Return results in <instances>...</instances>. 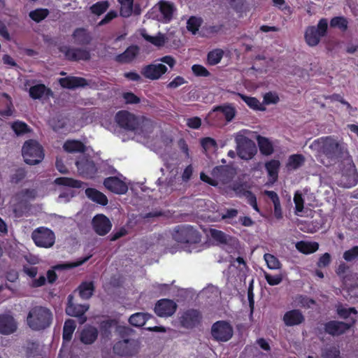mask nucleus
I'll return each instance as SVG.
<instances>
[{"instance_id":"f257e3e1","label":"nucleus","mask_w":358,"mask_h":358,"mask_svg":"<svg viewBox=\"0 0 358 358\" xmlns=\"http://www.w3.org/2000/svg\"><path fill=\"white\" fill-rule=\"evenodd\" d=\"M117 125L127 131L138 133H151L153 129V122L148 118H141L127 110H120L115 116Z\"/></svg>"},{"instance_id":"f03ea898","label":"nucleus","mask_w":358,"mask_h":358,"mask_svg":"<svg viewBox=\"0 0 358 358\" xmlns=\"http://www.w3.org/2000/svg\"><path fill=\"white\" fill-rule=\"evenodd\" d=\"M52 320V311L41 306H36L31 308L27 317L28 326L34 331H41L50 327Z\"/></svg>"},{"instance_id":"7ed1b4c3","label":"nucleus","mask_w":358,"mask_h":358,"mask_svg":"<svg viewBox=\"0 0 358 358\" xmlns=\"http://www.w3.org/2000/svg\"><path fill=\"white\" fill-rule=\"evenodd\" d=\"M201 234L189 224L177 225L172 233L174 241L182 244H197L201 241Z\"/></svg>"},{"instance_id":"20e7f679","label":"nucleus","mask_w":358,"mask_h":358,"mask_svg":"<svg viewBox=\"0 0 358 358\" xmlns=\"http://www.w3.org/2000/svg\"><path fill=\"white\" fill-rule=\"evenodd\" d=\"M234 138L238 156L245 160L252 159L257 152L255 142L245 135L244 130L237 132Z\"/></svg>"},{"instance_id":"39448f33","label":"nucleus","mask_w":358,"mask_h":358,"mask_svg":"<svg viewBox=\"0 0 358 358\" xmlns=\"http://www.w3.org/2000/svg\"><path fill=\"white\" fill-rule=\"evenodd\" d=\"M22 156L26 164L35 165L44 158L43 147L35 140L29 139L24 142L22 149Z\"/></svg>"},{"instance_id":"423d86ee","label":"nucleus","mask_w":358,"mask_h":358,"mask_svg":"<svg viewBox=\"0 0 358 358\" xmlns=\"http://www.w3.org/2000/svg\"><path fill=\"white\" fill-rule=\"evenodd\" d=\"M328 30V21L326 18L319 20L317 26H309L306 28L304 38L306 43L311 47L319 44L322 37L327 35Z\"/></svg>"},{"instance_id":"0eeeda50","label":"nucleus","mask_w":358,"mask_h":358,"mask_svg":"<svg viewBox=\"0 0 358 358\" xmlns=\"http://www.w3.org/2000/svg\"><path fill=\"white\" fill-rule=\"evenodd\" d=\"M31 238L35 245L40 248H50L55 243V233L44 227L36 228L31 233Z\"/></svg>"},{"instance_id":"6e6552de","label":"nucleus","mask_w":358,"mask_h":358,"mask_svg":"<svg viewBox=\"0 0 358 358\" xmlns=\"http://www.w3.org/2000/svg\"><path fill=\"white\" fill-rule=\"evenodd\" d=\"M65 59L71 62L89 61L91 59L90 51L87 48H73L69 45H63L58 48Z\"/></svg>"},{"instance_id":"1a4fd4ad","label":"nucleus","mask_w":358,"mask_h":358,"mask_svg":"<svg viewBox=\"0 0 358 358\" xmlns=\"http://www.w3.org/2000/svg\"><path fill=\"white\" fill-rule=\"evenodd\" d=\"M233 334V327L227 321L219 320L212 325L211 335L213 338L217 342L229 341L232 338Z\"/></svg>"},{"instance_id":"9d476101","label":"nucleus","mask_w":358,"mask_h":358,"mask_svg":"<svg viewBox=\"0 0 358 358\" xmlns=\"http://www.w3.org/2000/svg\"><path fill=\"white\" fill-rule=\"evenodd\" d=\"M89 308V304H79L75 303L73 294L68 296L65 308L66 314L71 317H78L80 324H83L87 321L85 313Z\"/></svg>"},{"instance_id":"9b49d317","label":"nucleus","mask_w":358,"mask_h":358,"mask_svg":"<svg viewBox=\"0 0 358 358\" xmlns=\"http://www.w3.org/2000/svg\"><path fill=\"white\" fill-rule=\"evenodd\" d=\"M138 342L132 338H124L115 343L113 345V352L121 357L133 356L138 352Z\"/></svg>"},{"instance_id":"f8f14e48","label":"nucleus","mask_w":358,"mask_h":358,"mask_svg":"<svg viewBox=\"0 0 358 358\" xmlns=\"http://www.w3.org/2000/svg\"><path fill=\"white\" fill-rule=\"evenodd\" d=\"M202 315L198 310L190 308L183 311L178 317L182 327L192 329L199 325L201 321Z\"/></svg>"},{"instance_id":"ddd939ff","label":"nucleus","mask_w":358,"mask_h":358,"mask_svg":"<svg viewBox=\"0 0 358 358\" xmlns=\"http://www.w3.org/2000/svg\"><path fill=\"white\" fill-rule=\"evenodd\" d=\"M321 152L329 159H336L342 154V148L338 142L331 136L326 137L321 146Z\"/></svg>"},{"instance_id":"4468645a","label":"nucleus","mask_w":358,"mask_h":358,"mask_svg":"<svg viewBox=\"0 0 358 358\" xmlns=\"http://www.w3.org/2000/svg\"><path fill=\"white\" fill-rule=\"evenodd\" d=\"M247 187V185L244 182H234L231 189L237 196L240 198L245 197L247 199L248 203L250 205L255 211L259 213V208L257 205V197L255 194L250 190H248Z\"/></svg>"},{"instance_id":"2eb2a0df","label":"nucleus","mask_w":358,"mask_h":358,"mask_svg":"<svg viewBox=\"0 0 358 358\" xmlns=\"http://www.w3.org/2000/svg\"><path fill=\"white\" fill-rule=\"evenodd\" d=\"M91 257H92V255H88L85 257L78 259L76 262H66L64 264H57L56 266H55L53 267V269H49L47 271V278H46L47 281L50 284H53L54 282H56L58 277H57V275L55 270L71 269V268H73L80 266L83 265V264H85V262H87L91 258Z\"/></svg>"},{"instance_id":"dca6fc26","label":"nucleus","mask_w":358,"mask_h":358,"mask_svg":"<svg viewBox=\"0 0 358 358\" xmlns=\"http://www.w3.org/2000/svg\"><path fill=\"white\" fill-rule=\"evenodd\" d=\"M167 70V67L163 64H150L144 66L141 73L147 79L156 80L165 74Z\"/></svg>"},{"instance_id":"f3484780","label":"nucleus","mask_w":358,"mask_h":358,"mask_svg":"<svg viewBox=\"0 0 358 358\" xmlns=\"http://www.w3.org/2000/svg\"><path fill=\"white\" fill-rule=\"evenodd\" d=\"M94 231L99 236L106 235L112 228V223L108 217L103 214L95 215L92 220Z\"/></svg>"},{"instance_id":"a211bd4d","label":"nucleus","mask_w":358,"mask_h":358,"mask_svg":"<svg viewBox=\"0 0 358 358\" xmlns=\"http://www.w3.org/2000/svg\"><path fill=\"white\" fill-rule=\"evenodd\" d=\"M177 307V304L173 300L162 299L155 304V312L159 317H170L175 313Z\"/></svg>"},{"instance_id":"6ab92c4d","label":"nucleus","mask_w":358,"mask_h":358,"mask_svg":"<svg viewBox=\"0 0 358 358\" xmlns=\"http://www.w3.org/2000/svg\"><path fill=\"white\" fill-rule=\"evenodd\" d=\"M352 326V324L338 320H330L324 324V331L332 336H339L344 334Z\"/></svg>"},{"instance_id":"aec40b11","label":"nucleus","mask_w":358,"mask_h":358,"mask_svg":"<svg viewBox=\"0 0 358 358\" xmlns=\"http://www.w3.org/2000/svg\"><path fill=\"white\" fill-rule=\"evenodd\" d=\"M103 184L108 190L117 194H124L128 191L127 184L117 176L105 178Z\"/></svg>"},{"instance_id":"412c9836","label":"nucleus","mask_w":358,"mask_h":358,"mask_svg":"<svg viewBox=\"0 0 358 358\" xmlns=\"http://www.w3.org/2000/svg\"><path fill=\"white\" fill-rule=\"evenodd\" d=\"M76 165L80 173L84 177L93 178L97 171L94 162L85 157L77 160Z\"/></svg>"},{"instance_id":"4be33fe9","label":"nucleus","mask_w":358,"mask_h":358,"mask_svg":"<svg viewBox=\"0 0 358 358\" xmlns=\"http://www.w3.org/2000/svg\"><path fill=\"white\" fill-rule=\"evenodd\" d=\"M217 113H221L224 115L225 120L227 122H230L234 119L236 115V110L235 107L230 103H224L222 105L217 106H215L209 113V117H215V116L217 115Z\"/></svg>"},{"instance_id":"5701e85b","label":"nucleus","mask_w":358,"mask_h":358,"mask_svg":"<svg viewBox=\"0 0 358 358\" xmlns=\"http://www.w3.org/2000/svg\"><path fill=\"white\" fill-rule=\"evenodd\" d=\"M22 271L31 279L29 283L31 287L37 288L45 285L47 280L45 275H41L38 278H36L38 271V267L24 265Z\"/></svg>"},{"instance_id":"b1692460","label":"nucleus","mask_w":358,"mask_h":358,"mask_svg":"<svg viewBox=\"0 0 358 358\" xmlns=\"http://www.w3.org/2000/svg\"><path fill=\"white\" fill-rule=\"evenodd\" d=\"M282 321L287 327L297 326L305 321V317L300 310L293 309L284 314Z\"/></svg>"},{"instance_id":"393cba45","label":"nucleus","mask_w":358,"mask_h":358,"mask_svg":"<svg viewBox=\"0 0 358 358\" xmlns=\"http://www.w3.org/2000/svg\"><path fill=\"white\" fill-rule=\"evenodd\" d=\"M17 329V324L13 317L9 314L0 315V334L9 335Z\"/></svg>"},{"instance_id":"a878e982","label":"nucleus","mask_w":358,"mask_h":358,"mask_svg":"<svg viewBox=\"0 0 358 358\" xmlns=\"http://www.w3.org/2000/svg\"><path fill=\"white\" fill-rule=\"evenodd\" d=\"M140 48L136 45L129 46L122 53L115 56V60L120 64L131 63L139 54Z\"/></svg>"},{"instance_id":"bb28decb","label":"nucleus","mask_w":358,"mask_h":358,"mask_svg":"<svg viewBox=\"0 0 358 358\" xmlns=\"http://www.w3.org/2000/svg\"><path fill=\"white\" fill-rule=\"evenodd\" d=\"M59 84L63 88L66 89H76L77 87H84L88 85L87 80L81 77L76 76H69L66 78H60Z\"/></svg>"},{"instance_id":"cd10ccee","label":"nucleus","mask_w":358,"mask_h":358,"mask_svg":"<svg viewBox=\"0 0 358 358\" xmlns=\"http://www.w3.org/2000/svg\"><path fill=\"white\" fill-rule=\"evenodd\" d=\"M72 38L78 45H88L92 41L91 33L83 27L76 28L72 34Z\"/></svg>"},{"instance_id":"c85d7f7f","label":"nucleus","mask_w":358,"mask_h":358,"mask_svg":"<svg viewBox=\"0 0 358 358\" xmlns=\"http://www.w3.org/2000/svg\"><path fill=\"white\" fill-rule=\"evenodd\" d=\"M158 6L159 12L162 15L163 22L165 23L170 22L176 10L174 4L168 1L161 0L158 3Z\"/></svg>"},{"instance_id":"c756f323","label":"nucleus","mask_w":358,"mask_h":358,"mask_svg":"<svg viewBox=\"0 0 358 358\" xmlns=\"http://www.w3.org/2000/svg\"><path fill=\"white\" fill-rule=\"evenodd\" d=\"M29 93L33 99H40L43 96L49 97L53 94L51 89L47 87L44 84H37L31 86L29 88Z\"/></svg>"},{"instance_id":"7c9ffc66","label":"nucleus","mask_w":358,"mask_h":358,"mask_svg":"<svg viewBox=\"0 0 358 358\" xmlns=\"http://www.w3.org/2000/svg\"><path fill=\"white\" fill-rule=\"evenodd\" d=\"M99 331L93 326L85 327L80 333V341L85 345H90L97 339Z\"/></svg>"},{"instance_id":"2f4dec72","label":"nucleus","mask_w":358,"mask_h":358,"mask_svg":"<svg viewBox=\"0 0 358 358\" xmlns=\"http://www.w3.org/2000/svg\"><path fill=\"white\" fill-rule=\"evenodd\" d=\"M85 195L93 202L101 206H106L108 203L107 196L95 188L88 187L85 191Z\"/></svg>"},{"instance_id":"473e14b6","label":"nucleus","mask_w":358,"mask_h":358,"mask_svg":"<svg viewBox=\"0 0 358 358\" xmlns=\"http://www.w3.org/2000/svg\"><path fill=\"white\" fill-rule=\"evenodd\" d=\"M63 149L68 153H84L86 151V146L80 141L67 140L63 145Z\"/></svg>"},{"instance_id":"72a5a7b5","label":"nucleus","mask_w":358,"mask_h":358,"mask_svg":"<svg viewBox=\"0 0 358 358\" xmlns=\"http://www.w3.org/2000/svg\"><path fill=\"white\" fill-rule=\"evenodd\" d=\"M213 176L216 180L222 183H227L231 178V169L227 166H218L215 167L212 171Z\"/></svg>"},{"instance_id":"f704fd0d","label":"nucleus","mask_w":358,"mask_h":358,"mask_svg":"<svg viewBox=\"0 0 358 358\" xmlns=\"http://www.w3.org/2000/svg\"><path fill=\"white\" fill-rule=\"evenodd\" d=\"M295 247L299 252L304 255H310L319 249V244L315 241H300L296 243Z\"/></svg>"},{"instance_id":"c9c22d12","label":"nucleus","mask_w":358,"mask_h":358,"mask_svg":"<svg viewBox=\"0 0 358 358\" xmlns=\"http://www.w3.org/2000/svg\"><path fill=\"white\" fill-rule=\"evenodd\" d=\"M265 194L271 200L274 207V216L277 220L282 218V210L278 194L271 190L265 191Z\"/></svg>"},{"instance_id":"e433bc0d","label":"nucleus","mask_w":358,"mask_h":358,"mask_svg":"<svg viewBox=\"0 0 358 358\" xmlns=\"http://www.w3.org/2000/svg\"><path fill=\"white\" fill-rule=\"evenodd\" d=\"M95 287L92 281L82 282L78 287L79 296L81 299L87 300L91 298L94 292Z\"/></svg>"},{"instance_id":"4c0bfd02","label":"nucleus","mask_w":358,"mask_h":358,"mask_svg":"<svg viewBox=\"0 0 358 358\" xmlns=\"http://www.w3.org/2000/svg\"><path fill=\"white\" fill-rule=\"evenodd\" d=\"M257 141L259 148L260 152L265 156H268L273 154L274 148L271 141L266 137L258 136Z\"/></svg>"},{"instance_id":"58836bf2","label":"nucleus","mask_w":358,"mask_h":358,"mask_svg":"<svg viewBox=\"0 0 358 358\" xmlns=\"http://www.w3.org/2000/svg\"><path fill=\"white\" fill-rule=\"evenodd\" d=\"M152 317L151 315L146 313H136L129 317V322L134 327H141L145 325V322Z\"/></svg>"},{"instance_id":"ea45409f","label":"nucleus","mask_w":358,"mask_h":358,"mask_svg":"<svg viewBox=\"0 0 358 358\" xmlns=\"http://www.w3.org/2000/svg\"><path fill=\"white\" fill-rule=\"evenodd\" d=\"M237 95L247 104V106L254 110L264 111L266 108L259 102V101L253 96H249L241 93H237Z\"/></svg>"},{"instance_id":"a19ab883","label":"nucleus","mask_w":358,"mask_h":358,"mask_svg":"<svg viewBox=\"0 0 358 358\" xmlns=\"http://www.w3.org/2000/svg\"><path fill=\"white\" fill-rule=\"evenodd\" d=\"M141 36L146 41L158 48L163 47L167 40L165 34L161 32H158L157 36H152L143 31L141 33Z\"/></svg>"},{"instance_id":"79ce46f5","label":"nucleus","mask_w":358,"mask_h":358,"mask_svg":"<svg viewBox=\"0 0 358 358\" xmlns=\"http://www.w3.org/2000/svg\"><path fill=\"white\" fill-rule=\"evenodd\" d=\"M116 324L115 320L108 319L101 322L99 329L103 338L109 339L111 336V329Z\"/></svg>"},{"instance_id":"37998d69","label":"nucleus","mask_w":358,"mask_h":358,"mask_svg":"<svg viewBox=\"0 0 358 358\" xmlns=\"http://www.w3.org/2000/svg\"><path fill=\"white\" fill-rule=\"evenodd\" d=\"M76 327V324L74 320L68 319L65 321L62 333V338L64 341H70L71 340Z\"/></svg>"},{"instance_id":"c03bdc74","label":"nucleus","mask_w":358,"mask_h":358,"mask_svg":"<svg viewBox=\"0 0 358 358\" xmlns=\"http://www.w3.org/2000/svg\"><path fill=\"white\" fill-rule=\"evenodd\" d=\"M280 166V162L275 159H271L265 164V168L268 175L273 181H275L278 178Z\"/></svg>"},{"instance_id":"a18cd8bd","label":"nucleus","mask_w":358,"mask_h":358,"mask_svg":"<svg viewBox=\"0 0 358 358\" xmlns=\"http://www.w3.org/2000/svg\"><path fill=\"white\" fill-rule=\"evenodd\" d=\"M55 183L57 185L66 186L73 188L82 187L83 182L72 178L59 177L55 180Z\"/></svg>"},{"instance_id":"49530a36","label":"nucleus","mask_w":358,"mask_h":358,"mask_svg":"<svg viewBox=\"0 0 358 358\" xmlns=\"http://www.w3.org/2000/svg\"><path fill=\"white\" fill-rule=\"evenodd\" d=\"M224 55V51L222 49L217 48L210 51L207 55V63L209 65L214 66L220 62Z\"/></svg>"},{"instance_id":"de8ad7c7","label":"nucleus","mask_w":358,"mask_h":358,"mask_svg":"<svg viewBox=\"0 0 358 358\" xmlns=\"http://www.w3.org/2000/svg\"><path fill=\"white\" fill-rule=\"evenodd\" d=\"M134 0H117L121 4L120 15L123 17H129L132 15Z\"/></svg>"},{"instance_id":"09e8293b","label":"nucleus","mask_w":358,"mask_h":358,"mask_svg":"<svg viewBox=\"0 0 358 358\" xmlns=\"http://www.w3.org/2000/svg\"><path fill=\"white\" fill-rule=\"evenodd\" d=\"M203 23V20L200 17L191 16L187 21V29L192 34H197L200 27Z\"/></svg>"},{"instance_id":"8fccbe9b","label":"nucleus","mask_w":358,"mask_h":358,"mask_svg":"<svg viewBox=\"0 0 358 358\" xmlns=\"http://www.w3.org/2000/svg\"><path fill=\"white\" fill-rule=\"evenodd\" d=\"M305 162V157L301 154H294L289 157L287 167L292 169H297Z\"/></svg>"},{"instance_id":"3c124183","label":"nucleus","mask_w":358,"mask_h":358,"mask_svg":"<svg viewBox=\"0 0 358 358\" xmlns=\"http://www.w3.org/2000/svg\"><path fill=\"white\" fill-rule=\"evenodd\" d=\"M330 27L331 28H338L341 31H345L348 28V21L343 16L334 17L330 20Z\"/></svg>"},{"instance_id":"603ef678","label":"nucleus","mask_w":358,"mask_h":358,"mask_svg":"<svg viewBox=\"0 0 358 358\" xmlns=\"http://www.w3.org/2000/svg\"><path fill=\"white\" fill-rule=\"evenodd\" d=\"M108 7L109 3L108 1H101L91 6L90 10L92 13L96 15H101L108 10Z\"/></svg>"},{"instance_id":"864d4df0","label":"nucleus","mask_w":358,"mask_h":358,"mask_svg":"<svg viewBox=\"0 0 358 358\" xmlns=\"http://www.w3.org/2000/svg\"><path fill=\"white\" fill-rule=\"evenodd\" d=\"M49 10L47 8H37L31 11L29 14L30 18L36 22H40L49 15Z\"/></svg>"},{"instance_id":"5fc2aeb1","label":"nucleus","mask_w":358,"mask_h":358,"mask_svg":"<svg viewBox=\"0 0 358 358\" xmlns=\"http://www.w3.org/2000/svg\"><path fill=\"white\" fill-rule=\"evenodd\" d=\"M322 358H341V351L338 347L330 346L322 350Z\"/></svg>"},{"instance_id":"6e6d98bb","label":"nucleus","mask_w":358,"mask_h":358,"mask_svg":"<svg viewBox=\"0 0 358 358\" xmlns=\"http://www.w3.org/2000/svg\"><path fill=\"white\" fill-rule=\"evenodd\" d=\"M27 174L25 169L18 168L10 176V182L12 184H18L26 178Z\"/></svg>"},{"instance_id":"4d7b16f0","label":"nucleus","mask_w":358,"mask_h":358,"mask_svg":"<svg viewBox=\"0 0 358 358\" xmlns=\"http://www.w3.org/2000/svg\"><path fill=\"white\" fill-rule=\"evenodd\" d=\"M264 259L266 263V265L268 268L275 270L278 269L281 266V264L279 259L275 257L273 255L266 253L264 255Z\"/></svg>"},{"instance_id":"13d9d810","label":"nucleus","mask_w":358,"mask_h":358,"mask_svg":"<svg viewBox=\"0 0 358 358\" xmlns=\"http://www.w3.org/2000/svg\"><path fill=\"white\" fill-rule=\"evenodd\" d=\"M336 312L338 316L342 319H348L351 314L357 315V310L355 307L345 308L342 305H338L336 308Z\"/></svg>"},{"instance_id":"bf43d9fd","label":"nucleus","mask_w":358,"mask_h":358,"mask_svg":"<svg viewBox=\"0 0 358 358\" xmlns=\"http://www.w3.org/2000/svg\"><path fill=\"white\" fill-rule=\"evenodd\" d=\"M11 128L17 136L23 135L29 131V126L20 121H15L12 124Z\"/></svg>"},{"instance_id":"052dcab7","label":"nucleus","mask_w":358,"mask_h":358,"mask_svg":"<svg viewBox=\"0 0 358 358\" xmlns=\"http://www.w3.org/2000/svg\"><path fill=\"white\" fill-rule=\"evenodd\" d=\"M294 202L295 204V213L298 215L299 213H301L304 208V199L300 191H296L294 193Z\"/></svg>"},{"instance_id":"680f3d73","label":"nucleus","mask_w":358,"mask_h":358,"mask_svg":"<svg viewBox=\"0 0 358 358\" xmlns=\"http://www.w3.org/2000/svg\"><path fill=\"white\" fill-rule=\"evenodd\" d=\"M191 69L193 74L196 77H208L210 76L209 71L201 64H194Z\"/></svg>"},{"instance_id":"e2e57ef3","label":"nucleus","mask_w":358,"mask_h":358,"mask_svg":"<svg viewBox=\"0 0 358 358\" xmlns=\"http://www.w3.org/2000/svg\"><path fill=\"white\" fill-rule=\"evenodd\" d=\"M343 257L347 262H352L358 259V245L353 246L350 249L345 251Z\"/></svg>"},{"instance_id":"0e129e2a","label":"nucleus","mask_w":358,"mask_h":358,"mask_svg":"<svg viewBox=\"0 0 358 358\" xmlns=\"http://www.w3.org/2000/svg\"><path fill=\"white\" fill-rule=\"evenodd\" d=\"M264 278L267 283L271 286L278 285L282 281V275L281 274L272 275L265 272Z\"/></svg>"},{"instance_id":"69168bd1","label":"nucleus","mask_w":358,"mask_h":358,"mask_svg":"<svg viewBox=\"0 0 358 358\" xmlns=\"http://www.w3.org/2000/svg\"><path fill=\"white\" fill-rule=\"evenodd\" d=\"M210 234L212 238L221 243H227V237L225 233H224L222 231L217 230V229H211Z\"/></svg>"},{"instance_id":"338daca9","label":"nucleus","mask_w":358,"mask_h":358,"mask_svg":"<svg viewBox=\"0 0 358 358\" xmlns=\"http://www.w3.org/2000/svg\"><path fill=\"white\" fill-rule=\"evenodd\" d=\"M122 97L127 104H136L141 101L140 98L131 92H124Z\"/></svg>"},{"instance_id":"774afa93","label":"nucleus","mask_w":358,"mask_h":358,"mask_svg":"<svg viewBox=\"0 0 358 358\" xmlns=\"http://www.w3.org/2000/svg\"><path fill=\"white\" fill-rule=\"evenodd\" d=\"M280 101L278 95L275 92H267L264 96V103L266 105L275 104Z\"/></svg>"}]
</instances>
